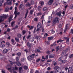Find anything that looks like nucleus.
Wrapping results in <instances>:
<instances>
[{"instance_id":"nucleus-21","label":"nucleus","mask_w":73,"mask_h":73,"mask_svg":"<svg viewBox=\"0 0 73 73\" xmlns=\"http://www.w3.org/2000/svg\"><path fill=\"white\" fill-rule=\"evenodd\" d=\"M21 36H22V35L20 34H18L17 35V36L18 38H21Z\"/></svg>"},{"instance_id":"nucleus-61","label":"nucleus","mask_w":73,"mask_h":73,"mask_svg":"<svg viewBox=\"0 0 73 73\" xmlns=\"http://www.w3.org/2000/svg\"><path fill=\"white\" fill-rule=\"evenodd\" d=\"M40 59H37L36 60V62H38L39 61H40Z\"/></svg>"},{"instance_id":"nucleus-35","label":"nucleus","mask_w":73,"mask_h":73,"mask_svg":"<svg viewBox=\"0 0 73 73\" xmlns=\"http://www.w3.org/2000/svg\"><path fill=\"white\" fill-rule=\"evenodd\" d=\"M48 40H52V39H53V37L52 36L48 37Z\"/></svg>"},{"instance_id":"nucleus-18","label":"nucleus","mask_w":73,"mask_h":73,"mask_svg":"<svg viewBox=\"0 0 73 73\" xmlns=\"http://www.w3.org/2000/svg\"><path fill=\"white\" fill-rule=\"evenodd\" d=\"M15 40L16 42H19V38L18 37H16L15 38Z\"/></svg>"},{"instance_id":"nucleus-39","label":"nucleus","mask_w":73,"mask_h":73,"mask_svg":"<svg viewBox=\"0 0 73 73\" xmlns=\"http://www.w3.org/2000/svg\"><path fill=\"white\" fill-rule=\"evenodd\" d=\"M0 46L1 48H4L5 46V45L4 44H1L0 45Z\"/></svg>"},{"instance_id":"nucleus-11","label":"nucleus","mask_w":73,"mask_h":73,"mask_svg":"<svg viewBox=\"0 0 73 73\" xmlns=\"http://www.w3.org/2000/svg\"><path fill=\"white\" fill-rule=\"evenodd\" d=\"M41 23H39L37 25V28H41Z\"/></svg>"},{"instance_id":"nucleus-9","label":"nucleus","mask_w":73,"mask_h":73,"mask_svg":"<svg viewBox=\"0 0 73 73\" xmlns=\"http://www.w3.org/2000/svg\"><path fill=\"white\" fill-rule=\"evenodd\" d=\"M8 49L5 48L3 50V53L5 54V53H7L8 52Z\"/></svg>"},{"instance_id":"nucleus-58","label":"nucleus","mask_w":73,"mask_h":73,"mask_svg":"<svg viewBox=\"0 0 73 73\" xmlns=\"http://www.w3.org/2000/svg\"><path fill=\"white\" fill-rule=\"evenodd\" d=\"M15 70H18V67H16V66H15Z\"/></svg>"},{"instance_id":"nucleus-20","label":"nucleus","mask_w":73,"mask_h":73,"mask_svg":"<svg viewBox=\"0 0 73 73\" xmlns=\"http://www.w3.org/2000/svg\"><path fill=\"white\" fill-rule=\"evenodd\" d=\"M28 10H27L26 13L25 15V19H26V18H27V15H28Z\"/></svg>"},{"instance_id":"nucleus-25","label":"nucleus","mask_w":73,"mask_h":73,"mask_svg":"<svg viewBox=\"0 0 73 73\" xmlns=\"http://www.w3.org/2000/svg\"><path fill=\"white\" fill-rule=\"evenodd\" d=\"M23 68L25 70H27L28 69V66H25L23 67Z\"/></svg>"},{"instance_id":"nucleus-47","label":"nucleus","mask_w":73,"mask_h":73,"mask_svg":"<svg viewBox=\"0 0 73 73\" xmlns=\"http://www.w3.org/2000/svg\"><path fill=\"white\" fill-rule=\"evenodd\" d=\"M19 28V26H18V25H16L15 27L14 28H13V29H15L16 28Z\"/></svg>"},{"instance_id":"nucleus-10","label":"nucleus","mask_w":73,"mask_h":73,"mask_svg":"<svg viewBox=\"0 0 73 73\" xmlns=\"http://www.w3.org/2000/svg\"><path fill=\"white\" fill-rule=\"evenodd\" d=\"M7 1L6 2V3L8 4L9 5H11L12 4V2L11 1H10L9 0H7Z\"/></svg>"},{"instance_id":"nucleus-29","label":"nucleus","mask_w":73,"mask_h":73,"mask_svg":"<svg viewBox=\"0 0 73 73\" xmlns=\"http://www.w3.org/2000/svg\"><path fill=\"white\" fill-rule=\"evenodd\" d=\"M17 55L18 56H19V57H20L21 56V53L19 52L17 54Z\"/></svg>"},{"instance_id":"nucleus-63","label":"nucleus","mask_w":73,"mask_h":73,"mask_svg":"<svg viewBox=\"0 0 73 73\" xmlns=\"http://www.w3.org/2000/svg\"><path fill=\"white\" fill-rule=\"evenodd\" d=\"M41 15V13H40L37 14V16H39V15Z\"/></svg>"},{"instance_id":"nucleus-46","label":"nucleus","mask_w":73,"mask_h":73,"mask_svg":"<svg viewBox=\"0 0 73 73\" xmlns=\"http://www.w3.org/2000/svg\"><path fill=\"white\" fill-rule=\"evenodd\" d=\"M34 28V27L32 26H31L30 27L29 29L30 30H31L32 29H33V28Z\"/></svg>"},{"instance_id":"nucleus-26","label":"nucleus","mask_w":73,"mask_h":73,"mask_svg":"<svg viewBox=\"0 0 73 73\" xmlns=\"http://www.w3.org/2000/svg\"><path fill=\"white\" fill-rule=\"evenodd\" d=\"M43 11H47L48 8L46 7H44L42 9Z\"/></svg>"},{"instance_id":"nucleus-23","label":"nucleus","mask_w":73,"mask_h":73,"mask_svg":"<svg viewBox=\"0 0 73 73\" xmlns=\"http://www.w3.org/2000/svg\"><path fill=\"white\" fill-rule=\"evenodd\" d=\"M56 14L57 15L59 16V17H60V16H61V14L60 13H57Z\"/></svg>"},{"instance_id":"nucleus-56","label":"nucleus","mask_w":73,"mask_h":73,"mask_svg":"<svg viewBox=\"0 0 73 73\" xmlns=\"http://www.w3.org/2000/svg\"><path fill=\"white\" fill-rule=\"evenodd\" d=\"M34 4V1H31V5H33Z\"/></svg>"},{"instance_id":"nucleus-50","label":"nucleus","mask_w":73,"mask_h":73,"mask_svg":"<svg viewBox=\"0 0 73 73\" xmlns=\"http://www.w3.org/2000/svg\"><path fill=\"white\" fill-rule=\"evenodd\" d=\"M31 35H29V36L27 37V39H29V38H30V37H31Z\"/></svg>"},{"instance_id":"nucleus-19","label":"nucleus","mask_w":73,"mask_h":73,"mask_svg":"<svg viewBox=\"0 0 73 73\" xmlns=\"http://www.w3.org/2000/svg\"><path fill=\"white\" fill-rule=\"evenodd\" d=\"M54 54H51L49 56L50 58H54Z\"/></svg>"},{"instance_id":"nucleus-40","label":"nucleus","mask_w":73,"mask_h":73,"mask_svg":"<svg viewBox=\"0 0 73 73\" xmlns=\"http://www.w3.org/2000/svg\"><path fill=\"white\" fill-rule=\"evenodd\" d=\"M44 16H45V14H43L42 15L41 19H42V20L44 19Z\"/></svg>"},{"instance_id":"nucleus-54","label":"nucleus","mask_w":73,"mask_h":73,"mask_svg":"<svg viewBox=\"0 0 73 73\" xmlns=\"http://www.w3.org/2000/svg\"><path fill=\"white\" fill-rule=\"evenodd\" d=\"M51 32L52 33H55L54 31V30H53V29L51 30Z\"/></svg>"},{"instance_id":"nucleus-33","label":"nucleus","mask_w":73,"mask_h":73,"mask_svg":"<svg viewBox=\"0 0 73 73\" xmlns=\"http://www.w3.org/2000/svg\"><path fill=\"white\" fill-rule=\"evenodd\" d=\"M65 54H66V52H65V51L64 50L63 51L62 54H61V55L62 56H64Z\"/></svg>"},{"instance_id":"nucleus-6","label":"nucleus","mask_w":73,"mask_h":73,"mask_svg":"<svg viewBox=\"0 0 73 73\" xmlns=\"http://www.w3.org/2000/svg\"><path fill=\"white\" fill-rule=\"evenodd\" d=\"M13 15H11L9 18L8 20H9V23H10V22L12 21V18H13Z\"/></svg>"},{"instance_id":"nucleus-5","label":"nucleus","mask_w":73,"mask_h":73,"mask_svg":"<svg viewBox=\"0 0 73 73\" xmlns=\"http://www.w3.org/2000/svg\"><path fill=\"white\" fill-rule=\"evenodd\" d=\"M68 27H69V24H67L66 25L64 31V33H66V31H67V29H68Z\"/></svg>"},{"instance_id":"nucleus-37","label":"nucleus","mask_w":73,"mask_h":73,"mask_svg":"<svg viewBox=\"0 0 73 73\" xmlns=\"http://www.w3.org/2000/svg\"><path fill=\"white\" fill-rule=\"evenodd\" d=\"M6 45H8V47L10 45V43L8 42H6Z\"/></svg>"},{"instance_id":"nucleus-8","label":"nucleus","mask_w":73,"mask_h":73,"mask_svg":"<svg viewBox=\"0 0 73 73\" xmlns=\"http://www.w3.org/2000/svg\"><path fill=\"white\" fill-rule=\"evenodd\" d=\"M53 21L54 23H56V22L57 23H59V21L58 19V17H56Z\"/></svg>"},{"instance_id":"nucleus-41","label":"nucleus","mask_w":73,"mask_h":73,"mask_svg":"<svg viewBox=\"0 0 73 73\" xmlns=\"http://www.w3.org/2000/svg\"><path fill=\"white\" fill-rule=\"evenodd\" d=\"M40 50H39L38 49H37L36 50H35V52L36 53L37 52H40Z\"/></svg>"},{"instance_id":"nucleus-1","label":"nucleus","mask_w":73,"mask_h":73,"mask_svg":"<svg viewBox=\"0 0 73 73\" xmlns=\"http://www.w3.org/2000/svg\"><path fill=\"white\" fill-rule=\"evenodd\" d=\"M9 16H8V15H5L3 16H0V23H1L3 21H4V19H3L4 18V19H7V17H8Z\"/></svg>"},{"instance_id":"nucleus-36","label":"nucleus","mask_w":73,"mask_h":73,"mask_svg":"<svg viewBox=\"0 0 73 73\" xmlns=\"http://www.w3.org/2000/svg\"><path fill=\"white\" fill-rule=\"evenodd\" d=\"M52 64H53V65H54V66H55L57 65V62H55V61H53Z\"/></svg>"},{"instance_id":"nucleus-48","label":"nucleus","mask_w":73,"mask_h":73,"mask_svg":"<svg viewBox=\"0 0 73 73\" xmlns=\"http://www.w3.org/2000/svg\"><path fill=\"white\" fill-rule=\"evenodd\" d=\"M72 68L69 69L68 70V73H69L70 70H71V71H72Z\"/></svg>"},{"instance_id":"nucleus-15","label":"nucleus","mask_w":73,"mask_h":73,"mask_svg":"<svg viewBox=\"0 0 73 73\" xmlns=\"http://www.w3.org/2000/svg\"><path fill=\"white\" fill-rule=\"evenodd\" d=\"M9 7H7L6 9H5V12H7L9 11Z\"/></svg>"},{"instance_id":"nucleus-59","label":"nucleus","mask_w":73,"mask_h":73,"mask_svg":"<svg viewBox=\"0 0 73 73\" xmlns=\"http://www.w3.org/2000/svg\"><path fill=\"white\" fill-rule=\"evenodd\" d=\"M64 50L65 51V52L66 53V52H68V50H68V49H66L65 50Z\"/></svg>"},{"instance_id":"nucleus-30","label":"nucleus","mask_w":73,"mask_h":73,"mask_svg":"<svg viewBox=\"0 0 73 73\" xmlns=\"http://www.w3.org/2000/svg\"><path fill=\"white\" fill-rule=\"evenodd\" d=\"M25 60V58H23L21 60V62H24Z\"/></svg>"},{"instance_id":"nucleus-57","label":"nucleus","mask_w":73,"mask_h":73,"mask_svg":"<svg viewBox=\"0 0 73 73\" xmlns=\"http://www.w3.org/2000/svg\"><path fill=\"white\" fill-rule=\"evenodd\" d=\"M4 0H0V3H3L4 2Z\"/></svg>"},{"instance_id":"nucleus-45","label":"nucleus","mask_w":73,"mask_h":73,"mask_svg":"<svg viewBox=\"0 0 73 73\" xmlns=\"http://www.w3.org/2000/svg\"><path fill=\"white\" fill-rule=\"evenodd\" d=\"M24 51L25 52H26V53H29V51H28V50L27 49H26L24 50Z\"/></svg>"},{"instance_id":"nucleus-28","label":"nucleus","mask_w":73,"mask_h":73,"mask_svg":"<svg viewBox=\"0 0 73 73\" xmlns=\"http://www.w3.org/2000/svg\"><path fill=\"white\" fill-rule=\"evenodd\" d=\"M56 52H58V50H60V47L59 46H57L56 47Z\"/></svg>"},{"instance_id":"nucleus-49","label":"nucleus","mask_w":73,"mask_h":73,"mask_svg":"<svg viewBox=\"0 0 73 73\" xmlns=\"http://www.w3.org/2000/svg\"><path fill=\"white\" fill-rule=\"evenodd\" d=\"M73 57V54L70 55L69 56V58H72Z\"/></svg>"},{"instance_id":"nucleus-17","label":"nucleus","mask_w":73,"mask_h":73,"mask_svg":"<svg viewBox=\"0 0 73 73\" xmlns=\"http://www.w3.org/2000/svg\"><path fill=\"white\" fill-rule=\"evenodd\" d=\"M34 40H35V38H30L29 40L30 41H31V42H33V41H34Z\"/></svg>"},{"instance_id":"nucleus-51","label":"nucleus","mask_w":73,"mask_h":73,"mask_svg":"<svg viewBox=\"0 0 73 73\" xmlns=\"http://www.w3.org/2000/svg\"><path fill=\"white\" fill-rule=\"evenodd\" d=\"M22 67H19V70H22Z\"/></svg>"},{"instance_id":"nucleus-16","label":"nucleus","mask_w":73,"mask_h":73,"mask_svg":"<svg viewBox=\"0 0 73 73\" xmlns=\"http://www.w3.org/2000/svg\"><path fill=\"white\" fill-rule=\"evenodd\" d=\"M11 41L12 42V44H13V45H15V44H16V43H15V44H14L15 43V40H14V39H12Z\"/></svg>"},{"instance_id":"nucleus-53","label":"nucleus","mask_w":73,"mask_h":73,"mask_svg":"<svg viewBox=\"0 0 73 73\" xmlns=\"http://www.w3.org/2000/svg\"><path fill=\"white\" fill-rule=\"evenodd\" d=\"M51 52V51H47L46 52V53H47V54H50V53Z\"/></svg>"},{"instance_id":"nucleus-32","label":"nucleus","mask_w":73,"mask_h":73,"mask_svg":"<svg viewBox=\"0 0 73 73\" xmlns=\"http://www.w3.org/2000/svg\"><path fill=\"white\" fill-rule=\"evenodd\" d=\"M26 33V31L25 30H23L22 31V35H24Z\"/></svg>"},{"instance_id":"nucleus-60","label":"nucleus","mask_w":73,"mask_h":73,"mask_svg":"<svg viewBox=\"0 0 73 73\" xmlns=\"http://www.w3.org/2000/svg\"><path fill=\"white\" fill-rule=\"evenodd\" d=\"M37 29L36 30V32H38V31H40V28H37Z\"/></svg>"},{"instance_id":"nucleus-62","label":"nucleus","mask_w":73,"mask_h":73,"mask_svg":"<svg viewBox=\"0 0 73 73\" xmlns=\"http://www.w3.org/2000/svg\"><path fill=\"white\" fill-rule=\"evenodd\" d=\"M54 5H55V6H57V5H58V4H57L56 3H54Z\"/></svg>"},{"instance_id":"nucleus-38","label":"nucleus","mask_w":73,"mask_h":73,"mask_svg":"<svg viewBox=\"0 0 73 73\" xmlns=\"http://www.w3.org/2000/svg\"><path fill=\"white\" fill-rule=\"evenodd\" d=\"M63 58L62 57H61L59 59L58 61H62V60Z\"/></svg>"},{"instance_id":"nucleus-42","label":"nucleus","mask_w":73,"mask_h":73,"mask_svg":"<svg viewBox=\"0 0 73 73\" xmlns=\"http://www.w3.org/2000/svg\"><path fill=\"white\" fill-rule=\"evenodd\" d=\"M34 21H36V22L38 21V19H37V18H35L34 19Z\"/></svg>"},{"instance_id":"nucleus-2","label":"nucleus","mask_w":73,"mask_h":73,"mask_svg":"<svg viewBox=\"0 0 73 73\" xmlns=\"http://www.w3.org/2000/svg\"><path fill=\"white\" fill-rule=\"evenodd\" d=\"M54 69H56V73H61V70L60 69V68L58 66H56L54 68Z\"/></svg>"},{"instance_id":"nucleus-24","label":"nucleus","mask_w":73,"mask_h":73,"mask_svg":"<svg viewBox=\"0 0 73 73\" xmlns=\"http://www.w3.org/2000/svg\"><path fill=\"white\" fill-rule=\"evenodd\" d=\"M42 7L40 6H38V11H40L41 10Z\"/></svg>"},{"instance_id":"nucleus-12","label":"nucleus","mask_w":73,"mask_h":73,"mask_svg":"<svg viewBox=\"0 0 73 73\" xmlns=\"http://www.w3.org/2000/svg\"><path fill=\"white\" fill-rule=\"evenodd\" d=\"M16 64L18 66H20L21 65V63H20V62L19 61H17Z\"/></svg>"},{"instance_id":"nucleus-14","label":"nucleus","mask_w":73,"mask_h":73,"mask_svg":"<svg viewBox=\"0 0 73 73\" xmlns=\"http://www.w3.org/2000/svg\"><path fill=\"white\" fill-rule=\"evenodd\" d=\"M27 44L29 48H30L31 47V44L29 43V42H27Z\"/></svg>"},{"instance_id":"nucleus-43","label":"nucleus","mask_w":73,"mask_h":73,"mask_svg":"<svg viewBox=\"0 0 73 73\" xmlns=\"http://www.w3.org/2000/svg\"><path fill=\"white\" fill-rule=\"evenodd\" d=\"M44 3L43 2V1H42L40 3V5L41 6H42L43 5H44Z\"/></svg>"},{"instance_id":"nucleus-3","label":"nucleus","mask_w":73,"mask_h":73,"mask_svg":"<svg viewBox=\"0 0 73 73\" xmlns=\"http://www.w3.org/2000/svg\"><path fill=\"white\" fill-rule=\"evenodd\" d=\"M15 11L14 12V14L15 15V16L14 17V19H16V18L17 17V15L19 16V15L20 14V12L17 13V7H15Z\"/></svg>"},{"instance_id":"nucleus-7","label":"nucleus","mask_w":73,"mask_h":73,"mask_svg":"<svg viewBox=\"0 0 73 73\" xmlns=\"http://www.w3.org/2000/svg\"><path fill=\"white\" fill-rule=\"evenodd\" d=\"M53 0H50L48 2V5H52V3H53Z\"/></svg>"},{"instance_id":"nucleus-64","label":"nucleus","mask_w":73,"mask_h":73,"mask_svg":"<svg viewBox=\"0 0 73 73\" xmlns=\"http://www.w3.org/2000/svg\"><path fill=\"white\" fill-rule=\"evenodd\" d=\"M71 33L73 34V29H71Z\"/></svg>"},{"instance_id":"nucleus-31","label":"nucleus","mask_w":73,"mask_h":73,"mask_svg":"<svg viewBox=\"0 0 73 73\" xmlns=\"http://www.w3.org/2000/svg\"><path fill=\"white\" fill-rule=\"evenodd\" d=\"M31 5H30V3H27L26 4V7H30L31 6Z\"/></svg>"},{"instance_id":"nucleus-22","label":"nucleus","mask_w":73,"mask_h":73,"mask_svg":"<svg viewBox=\"0 0 73 73\" xmlns=\"http://www.w3.org/2000/svg\"><path fill=\"white\" fill-rule=\"evenodd\" d=\"M64 38L67 40H66L67 42H69V38L68 37H65Z\"/></svg>"},{"instance_id":"nucleus-34","label":"nucleus","mask_w":73,"mask_h":73,"mask_svg":"<svg viewBox=\"0 0 73 73\" xmlns=\"http://www.w3.org/2000/svg\"><path fill=\"white\" fill-rule=\"evenodd\" d=\"M15 59L16 60V62L17 61H19V58L17 56L16 57Z\"/></svg>"},{"instance_id":"nucleus-27","label":"nucleus","mask_w":73,"mask_h":73,"mask_svg":"<svg viewBox=\"0 0 73 73\" xmlns=\"http://www.w3.org/2000/svg\"><path fill=\"white\" fill-rule=\"evenodd\" d=\"M34 12V10L33 9L31 10L30 13V15H32L33 14V12Z\"/></svg>"},{"instance_id":"nucleus-52","label":"nucleus","mask_w":73,"mask_h":73,"mask_svg":"<svg viewBox=\"0 0 73 73\" xmlns=\"http://www.w3.org/2000/svg\"><path fill=\"white\" fill-rule=\"evenodd\" d=\"M62 2H63V4L64 5H66V2L65 1H63Z\"/></svg>"},{"instance_id":"nucleus-13","label":"nucleus","mask_w":73,"mask_h":73,"mask_svg":"<svg viewBox=\"0 0 73 73\" xmlns=\"http://www.w3.org/2000/svg\"><path fill=\"white\" fill-rule=\"evenodd\" d=\"M34 37L36 40H39V39H40V36H38L37 35H35Z\"/></svg>"},{"instance_id":"nucleus-55","label":"nucleus","mask_w":73,"mask_h":73,"mask_svg":"<svg viewBox=\"0 0 73 73\" xmlns=\"http://www.w3.org/2000/svg\"><path fill=\"white\" fill-rule=\"evenodd\" d=\"M22 6H23V4H21L19 7V8H21V7H22Z\"/></svg>"},{"instance_id":"nucleus-44","label":"nucleus","mask_w":73,"mask_h":73,"mask_svg":"<svg viewBox=\"0 0 73 73\" xmlns=\"http://www.w3.org/2000/svg\"><path fill=\"white\" fill-rule=\"evenodd\" d=\"M15 22H12V23H11V26H12V27H13V24H15Z\"/></svg>"},{"instance_id":"nucleus-4","label":"nucleus","mask_w":73,"mask_h":73,"mask_svg":"<svg viewBox=\"0 0 73 73\" xmlns=\"http://www.w3.org/2000/svg\"><path fill=\"white\" fill-rule=\"evenodd\" d=\"M33 56L32 55H30L28 56L27 58L29 61H32L33 60Z\"/></svg>"}]
</instances>
